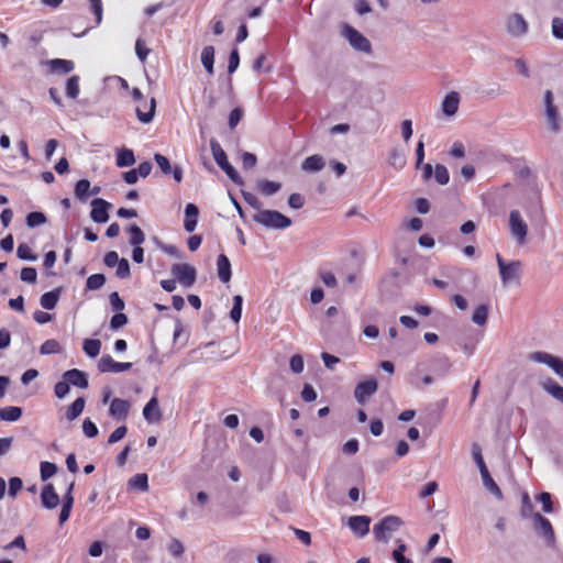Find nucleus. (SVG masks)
Instances as JSON below:
<instances>
[{"mask_svg": "<svg viewBox=\"0 0 563 563\" xmlns=\"http://www.w3.org/2000/svg\"><path fill=\"white\" fill-rule=\"evenodd\" d=\"M253 221L272 230H285L291 225V219L276 210H260Z\"/></svg>", "mask_w": 563, "mask_h": 563, "instance_id": "1", "label": "nucleus"}, {"mask_svg": "<svg viewBox=\"0 0 563 563\" xmlns=\"http://www.w3.org/2000/svg\"><path fill=\"white\" fill-rule=\"evenodd\" d=\"M210 150L213 159L218 166L227 174V176L236 185H242L243 179L236 169L229 163L225 152L216 139L210 140Z\"/></svg>", "mask_w": 563, "mask_h": 563, "instance_id": "2", "label": "nucleus"}, {"mask_svg": "<svg viewBox=\"0 0 563 563\" xmlns=\"http://www.w3.org/2000/svg\"><path fill=\"white\" fill-rule=\"evenodd\" d=\"M402 525L404 521L401 518L389 515L374 526L373 534L378 542L387 543L391 534L398 531Z\"/></svg>", "mask_w": 563, "mask_h": 563, "instance_id": "3", "label": "nucleus"}, {"mask_svg": "<svg viewBox=\"0 0 563 563\" xmlns=\"http://www.w3.org/2000/svg\"><path fill=\"white\" fill-rule=\"evenodd\" d=\"M497 265L499 269V276L504 286L511 283L518 284L520 280L522 264L520 261H511L507 263L500 254L496 255Z\"/></svg>", "mask_w": 563, "mask_h": 563, "instance_id": "4", "label": "nucleus"}, {"mask_svg": "<svg viewBox=\"0 0 563 563\" xmlns=\"http://www.w3.org/2000/svg\"><path fill=\"white\" fill-rule=\"evenodd\" d=\"M544 115L549 124V129L553 133H559L561 130V118L556 106L553 102V93L551 90H545L543 96Z\"/></svg>", "mask_w": 563, "mask_h": 563, "instance_id": "5", "label": "nucleus"}, {"mask_svg": "<svg viewBox=\"0 0 563 563\" xmlns=\"http://www.w3.org/2000/svg\"><path fill=\"white\" fill-rule=\"evenodd\" d=\"M528 360L549 366L561 379H563V360L547 352H531Z\"/></svg>", "mask_w": 563, "mask_h": 563, "instance_id": "6", "label": "nucleus"}, {"mask_svg": "<svg viewBox=\"0 0 563 563\" xmlns=\"http://www.w3.org/2000/svg\"><path fill=\"white\" fill-rule=\"evenodd\" d=\"M509 231L518 244L522 245L526 242L528 225L518 210H511L509 213Z\"/></svg>", "mask_w": 563, "mask_h": 563, "instance_id": "7", "label": "nucleus"}, {"mask_svg": "<svg viewBox=\"0 0 563 563\" xmlns=\"http://www.w3.org/2000/svg\"><path fill=\"white\" fill-rule=\"evenodd\" d=\"M343 35L354 49L363 53H371V42L353 26L345 25L343 29Z\"/></svg>", "mask_w": 563, "mask_h": 563, "instance_id": "8", "label": "nucleus"}, {"mask_svg": "<svg viewBox=\"0 0 563 563\" xmlns=\"http://www.w3.org/2000/svg\"><path fill=\"white\" fill-rule=\"evenodd\" d=\"M378 389L377 380L369 377L358 383L354 388V398L360 405H365Z\"/></svg>", "mask_w": 563, "mask_h": 563, "instance_id": "9", "label": "nucleus"}, {"mask_svg": "<svg viewBox=\"0 0 563 563\" xmlns=\"http://www.w3.org/2000/svg\"><path fill=\"white\" fill-rule=\"evenodd\" d=\"M532 521L534 531L544 538L549 545H553L555 542V534L550 520L541 514H534Z\"/></svg>", "mask_w": 563, "mask_h": 563, "instance_id": "10", "label": "nucleus"}, {"mask_svg": "<svg viewBox=\"0 0 563 563\" xmlns=\"http://www.w3.org/2000/svg\"><path fill=\"white\" fill-rule=\"evenodd\" d=\"M172 274L185 287H191L196 282V269L189 264H174Z\"/></svg>", "mask_w": 563, "mask_h": 563, "instance_id": "11", "label": "nucleus"}, {"mask_svg": "<svg viewBox=\"0 0 563 563\" xmlns=\"http://www.w3.org/2000/svg\"><path fill=\"white\" fill-rule=\"evenodd\" d=\"M506 30L514 37H521L528 32V22L520 13H512L506 20Z\"/></svg>", "mask_w": 563, "mask_h": 563, "instance_id": "12", "label": "nucleus"}, {"mask_svg": "<svg viewBox=\"0 0 563 563\" xmlns=\"http://www.w3.org/2000/svg\"><path fill=\"white\" fill-rule=\"evenodd\" d=\"M90 205L91 220L96 223H106L109 220V209L112 205L102 198H95Z\"/></svg>", "mask_w": 563, "mask_h": 563, "instance_id": "13", "label": "nucleus"}, {"mask_svg": "<svg viewBox=\"0 0 563 563\" xmlns=\"http://www.w3.org/2000/svg\"><path fill=\"white\" fill-rule=\"evenodd\" d=\"M132 367V363L125 362L120 363L112 358L111 355H103L98 362V369L101 373H121L129 371Z\"/></svg>", "mask_w": 563, "mask_h": 563, "instance_id": "14", "label": "nucleus"}, {"mask_svg": "<svg viewBox=\"0 0 563 563\" xmlns=\"http://www.w3.org/2000/svg\"><path fill=\"white\" fill-rule=\"evenodd\" d=\"M371 517L361 515L347 519V526L357 538H364L369 532Z\"/></svg>", "mask_w": 563, "mask_h": 563, "instance_id": "15", "label": "nucleus"}, {"mask_svg": "<svg viewBox=\"0 0 563 563\" xmlns=\"http://www.w3.org/2000/svg\"><path fill=\"white\" fill-rule=\"evenodd\" d=\"M130 402L121 398L112 399L109 408V415L118 421H124L128 418Z\"/></svg>", "mask_w": 563, "mask_h": 563, "instance_id": "16", "label": "nucleus"}, {"mask_svg": "<svg viewBox=\"0 0 563 563\" xmlns=\"http://www.w3.org/2000/svg\"><path fill=\"white\" fill-rule=\"evenodd\" d=\"M162 411L158 406V399L154 395L143 408V417L148 423L159 422L162 419Z\"/></svg>", "mask_w": 563, "mask_h": 563, "instance_id": "17", "label": "nucleus"}, {"mask_svg": "<svg viewBox=\"0 0 563 563\" xmlns=\"http://www.w3.org/2000/svg\"><path fill=\"white\" fill-rule=\"evenodd\" d=\"M41 501L44 508L54 509L59 504V496L55 492L53 484H46L41 493Z\"/></svg>", "mask_w": 563, "mask_h": 563, "instance_id": "18", "label": "nucleus"}, {"mask_svg": "<svg viewBox=\"0 0 563 563\" xmlns=\"http://www.w3.org/2000/svg\"><path fill=\"white\" fill-rule=\"evenodd\" d=\"M63 379L67 380L69 386L73 385V386L79 387V388L88 387V378H87L86 373H84L82 371H79L77 368L66 371L63 374Z\"/></svg>", "mask_w": 563, "mask_h": 563, "instance_id": "19", "label": "nucleus"}, {"mask_svg": "<svg viewBox=\"0 0 563 563\" xmlns=\"http://www.w3.org/2000/svg\"><path fill=\"white\" fill-rule=\"evenodd\" d=\"M540 386L548 395L563 405V386L551 377L543 379Z\"/></svg>", "mask_w": 563, "mask_h": 563, "instance_id": "20", "label": "nucleus"}, {"mask_svg": "<svg viewBox=\"0 0 563 563\" xmlns=\"http://www.w3.org/2000/svg\"><path fill=\"white\" fill-rule=\"evenodd\" d=\"M459 104H460V95H459V92L451 91L442 100V103H441L442 112L446 117H452V115H454L457 112Z\"/></svg>", "mask_w": 563, "mask_h": 563, "instance_id": "21", "label": "nucleus"}, {"mask_svg": "<svg viewBox=\"0 0 563 563\" xmlns=\"http://www.w3.org/2000/svg\"><path fill=\"white\" fill-rule=\"evenodd\" d=\"M49 70L54 74L66 75L74 70L75 64L70 59L55 58L47 62Z\"/></svg>", "mask_w": 563, "mask_h": 563, "instance_id": "22", "label": "nucleus"}, {"mask_svg": "<svg viewBox=\"0 0 563 563\" xmlns=\"http://www.w3.org/2000/svg\"><path fill=\"white\" fill-rule=\"evenodd\" d=\"M217 273H218V277L219 279L223 283V284H227L230 282L231 279V263L228 258L227 255L224 254H220L218 256V260H217Z\"/></svg>", "mask_w": 563, "mask_h": 563, "instance_id": "23", "label": "nucleus"}, {"mask_svg": "<svg viewBox=\"0 0 563 563\" xmlns=\"http://www.w3.org/2000/svg\"><path fill=\"white\" fill-rule=\"evenodd\" d=\"M199 214V209L194 203H187L185 208V221L184 228L187 232L191 233L195 231L197 227V219Z\"/></svg>", "mask_w": 563, "mask_h": 563, "instance_id": "24", "label": "nucleus"}, {"mask_svg": "<svg viewBox=\"0 0 563 563\" xmlns=\"http://www.w3.org/2000/svg\"><path fill=\"white\" fill-rule=\"evenodd\" d=\"M325 162L321 155H311L307 157L302 164L301 169L308 173H317L323 169Z\"/></svg>", "mask_w": 563, "mask_h": 563, "instance_id": "25", "label": "nucleus"}, {"mask_svg": "<svg viewBox=\"0 0 563 563\" xmlns=\"http://www.w3.org/2000/svg\"><path fill=\"white\" fill-rule=\"evenodd\" d=\"M60 288L53 289L51 291H47L43 294L40 298V303L42 308L46 310H52L56 307L59 297H60Z\"/></svg>", "mask_w": 563, "mask_h": 563, "instance_id": "26", "label": "nucleus"}, {"mask_svg": "<svg viewBox=\"0 0 563 563\" xmlns=\"http://www.w3.org/2000/svg\"><path fill=\"white\" fill-rule=\"evenodd\" d=\"M482 482L484 487L493 494L498 500H501L504 498L503 493L499 488V486L495 483L493 477L489 474V471L483 472L481 474Z\"/></svg>", "mask_w": 563, "mask_h": 563, "instance_id": "27", "label": "nucleus"}, {"mask_svg": "<svg viewBox=\"0 0 563 563\" xmlns=\"http://www.w3.org/2000/svg\"><path fill=\"white\" fill-rule=\"evenodd\" d=\"M257 189L262 195L269 197L282 189V184L278 181L263 179L257 183Z\"/></svg>", "mask_w": 563, "mask_h": 563, "instance_id": "28", "label": "nucleus"}, {"mask_svg": "<svg viewBox=\"0 0 563 563\" xmlns=\"http://www.w3.org/2000/svg\"><path fill=\"white\" fill-rule=\"evenodd\" d=\"M201 63L209 75L213 74L214 48L213 46H205L201 52Z\"/></svg>", "mask_w": 563, "mask_h": 563, "instance_id": "29", "label": "nucleus"}, {"mask_svg": "<svg viewBox=\"0 0 563 563\" xmlns=\"http://www.w3.org/2000/svg\"><path fill=\"white\" fill-rule=\"evenodd\" d=\"M451 367H452V363L450 362L449 357L445 355L435 357L432 361V368L440 376L446 375L450 372Z\"/></svg>", "mask_w": 563, "mask_h": 563, "instance_id": "30", "label": "nucleus"}, {"mask_svg": "<svg viewBox=\"0 0 563 563\" xmlns=\"http://www.w3.org/2000/svg\"><path fill=\"white\" fill-rule=\"evenodd\" d=\"M156 101L154 98L151 99L146 111H142V107L137 106L135 109L136 117L142 123H150L155 114Z\"/></svg>", "mask_w": 563, "mask_h": 563, "instance_id": "31", "label": "nucleus"}, {"mask_svg": "<svg viewBox=\"0 0 563 563\" xmlns=\"http://www.w3.org/2000/svg\"><path fill=\"white\" fill-rule=\"evenodd\" d=\"M128 485L130 488L146 492L148 489L147 475L145 473L135 474L129 479Z\"/></svg>", "mask_w": 563, "mask_h": 563, "instance_id": "32", "label": "nucleus"}, {"mask_svg": "<svg viewBox=\"0 0 563 563\" xmlns=\"http://www.w3.org/2000/svg\"><path fill=\"white\" fill-rule=\"evenodd\" d=\"M397 548L393 550L391 558L395 563H413V561L410 558H407L405 555L407 551V545L404 541L397 540Z\"/></svg>", "mask_w": 563, "mask_h": 563, "instance_id": "33", "label": "nucleus"}, {"mask_svg": "<svg viewBox=\"0 0 563 563\" xmlns=\"http://www.w3.org/2000/svg\"><path fill=\"white\" fill-rule=\"evenodd\" d=\"M89 191L90 181L88 179H80L76 183L74 194L79 201L86 202L89 197Z\"/></svg>", "mask_w": 563, "mask_h": 563, "instance_id": "34", "label": "nucleus"}, {"mask_svg": "<svg viewBox=\"0 0 563 563\" xmlns=\"http://www.w3.org/2000/svg\"><path fill=\"white\" fill-rule=\"evenodd\" d=\"M135 163L134 153L129 148H122L118 152L117 155V166L118 167H129Z\"/></svg>", "mask_w": 563, "mask_h": 563, "instance_id": "35", "label": "nucleus"}, {"mask_svg": "<svg viewBox=\"0 0 563 563\" xmlns=\"http://www.w3.org/2000/svg\"><path fill=\"white\" fill-rule=\"evenodd\" d=\"M22 416V408L15 406H9L0 408V420L4 421H16Z\"/></svg>", "mask_w": 563, "mask_h": 563, "instance_id": "36", "label": "nucleus"}, {"mask_svg": "<svg viewBox=\"0 0 563 563\" xmlns=\"http://www.w3.org/2000/svg\"><path fill=\"white\" fill-rule=\"evenodd\" d=\"M85 408V398L78 397L68 408L66 411V418L69 421L75 420L77 417L81 415Z\"/></svg>", "mask_w": 563, "mask_h": 563, "instance_id": "37", "label": "nucleus"}, {"mask_svg": "<svg viewBox=\"0 0 563 563\" xmlns=\"http://www.w3.org/2000/svg\"><path fill=\"white\" fill-rule=\"evenodd\" d=\"M79 76L74 75L66 81V96L70 99H77L80 92Z\"/></svg>", "mask_w": 563, "mask_h": 563, "instance_id": "38", "label": "nucleus"}, {"mask_svg": "<svg viewBox=\"0 0 563 563\" xmlns=\"http://www.w3.org/2000/svg\"><path fill=\"white\" fill-rule=\"evenodd\" d=\"M389 163L397 169H401L406 165L405 153L398 147H394L389 152Z\"/></svg>", "mask_w": 563, "mask_h": 563, "instance_id": "39", "label": "nucleus"}, {"mask_svg": "<svg viewBox=\"0 0 563 563\" xmlns=\"http://www.w3.org/2000/svg\"><path fill=\"white\" fill-rule=\"evenodd\" d=\"M131 238L130 244L133 246H141L145 241V234L136 224H131L128 229Z\"/></svg>", "mask_w": 563, "mask_h": 563, "instance_id": "40", "label": "nucleus"}, {"mask_svg": "<svg viewBox=\"0 0 563 563\" xmlns=\"http://www.w3.org/2000/svg\"><path fill=\"white\" fill-rule=\"evenodd\" d=\"M82 349L89 357H96L100 353L101 342L97 339H86Z\"/></svg>", "mask_w": 563, "mask_h": 563, "instance_id": "41", "label": "nucleus"}, {"mask_svg": "<svg viewBox=\"0 0 563 563\" xmlns=\"http://www.w3.org/2000/svg\"><path fill=\"white\" fill-rule=\"evenodd\" d=\"M488 317V307L486 305H479L475 308L472 321L477 325H485Z\"/></svg>", "mask_w": 563, "mask_h": 563, "instance_id": "42", "label": "nucleus"}, {"mask_svg": "<svg viewBox=\"0 0 563 563\" xmlns=\"http://www.w3.org/2000/svg\"><path fill=\"white\" fill-rule=\"evenodd\" d=\"M46 221H47L46 216L40 211L30 212L25 219L26 225L30 228H35V227L42 225V224L46 223Z\"/></svg>", "mask_w": 563, "mask_h": 563, "instance_id": "43", "label": "nucleus"}, {"mask_svg": "<svg viewBox=\"0 0 563 563\" xmlns=\"http://www.w3.org/2000/svg\"><path fill=\"white\" fill-rule=\"evenodd\" d=\"M60 344L54 339L46 340L40 347L42 355L56 354L60 353Z\"/></svg>", "mask_w": 563, "mask_h": 563, "instance_id": "44", "label": "nucleus"}, {"mask_svg": "<svg viewBox=\"0 0 563 563\" xmlns=\"http://www.w3.org/2000/svg\"><path fill=\"white\" fill-rule=\"evenodd\" d=\"M242 306H243V297L241 295H235L233 297V307L230 311V318L238 323L241 320L242 316Z\"/></svg>", "mask_w": 563, "mask_h": 563, "instance_id": "45", "label": "nucleus"}, {"mask_svg": "<svg viewBox=\"0 0 563 563\" xmlns=\"http://www.w3.org/2000/svg\"><path fill=\"white\" fill-rule=\"evenodd\" d=\"M472 456H473V460H474L475 464L477 465L481 474L483 472L488 471V468L485 464V461L483 459V455H482V449L477 443H473V445H472Z\"/></svg>", "mask_w": 563, "mask_h": 563, "instance_id": "46", "label": "nucleus"}, {"mask_svg": "<svg viewBox=\"0 0 563 563\" xmlns=\"http://www.w3.org/2000/svg\"><path fill=\"white\" fill-rule=\"evenodd\" d=\"M434 179L441 186H444V185H446L449 183L450 175H449L448 168L444 165H442V164H437L435 165V167H434Z\"/></svg>", "mask_w": 563, "mask_h": 563, "instance_id": "47", "label": "nucleus"}, {"mask_svg": "<svg viewBox=\"0 0 563 563\" xmlns=\"http://www.w3.org/2000/svg\"><path fill=\"white\" fill-rule=\"evenodd\" d=\"M56 472H57V466L54 463L47 462V461L41 462L40 474H41V479L43 482L51 478L53 475H55Z\"/></svg>", "mask_w": 563, "mask_h": 563, "instance_id": "48", "label": "nucleus"}, {"mask_svg": "<svg viewBox=\"0 0 563 563\" xmlns=\"http://www.w3.org/2000/svg\"><path fill=\"white\" fill-rule=\"evenodd\" d=\"M106 283V277L102 274L90 275L86 280V288L88 290H97Z\"/></svg>", "mask_w": 563, "mask_h": 563, "instance_id": "49", "label": "nucleus"}, {"mask_svg": "<svg viewBox=\"0 0 563 563\" xmlns=\"http://www.w3.org/2000/svg\"><path fill=\"white\" fill-rule=\"evenodd\" d=\"M16 256L23 261H35L37 256L33 254L31 247L26 243H21L16 249Z\"/></svg>", "mask_w": 563, "mask_h": 563, "instance_id": "50", "label": "nucleus"}, {"mask_svg": "<svg viewBox=\"0 0 563 563\" xmlns=\"http://www.w3.org/2000/svg\"><path fill=\"white\" fill-rule=\"evenodd\" d=\"M154 161L156 162V164L158 165L164 175H169L172 173L173 168L169 159L166 156L157 153L154 155Z\"/></svg>", "mask_w": 563, "mask_h": 563, "instance_id": "51", "label": "nucleus"}, {"mask_svg": "<svg viewBox=\"0 0 563 563\" xmlns=\"http://www.w3.org/2000/svg\"><path fill=\"white\" fill-rule=\"evenodd\" d=\"M536 512L533 511V506L531 504L530 497L528 494H523L522 496V506H521V516L525 518H532Z\"/></svg>", "mask_w": 563, "mask_h": 563, "instance_id": "52", "label": "nucleus"}, {"mask_svg": "<svg viewBox=\"0 0 563 563\" xmlns=\"http://www.w3.org/2000/svg\"><path fill=\"white\" fill-rule=\"evenodd\" d=\"M289 366L292 373L300 374L305 368L303 358L301 355L296 354L290 357Z\"/></svg>", "mask_w": 563, "mask_h": 563, "instance_id": "53", "label": "nucleus"}, {"mask_svg": "<svg viewBox=\"0 0 563 563\" xmlns=\"http://www.w3.org/2000/svg\"><path fill=\"white\" fill-rule=\"evenodd\" d=\"M128 317L126 314L122 312H117L114 316H112L110 320V328L112 330H118L122 327H124L128 323Z\"/></svg>", "mask_w": 563, "mask_h": 563, "instance_id": "54", "label": "nucleus"}, {"mask_svg": "<svg viewBox=\"0 0 563 563\" xmlns=\"http://www.w3.org/2000/svg\"><path fill=\"white\" fill-rule=\"evenodd\" d=\"M552 35L558 40H563V19L555 16L551 23Z\"/></svg>", "mask_w": 563, "mask_h": 563, "instance_id": "55", "label": "nucleus"}, {"mask_svg": "<svg viewBox=\"0 0 563 563\" xmlns=\"http://www.w3.org/2000/svg\"><path fill=\"white\" fill-rule=\"evenodd\" d=\"M539 501L542 504V510L547 514H551L553 511V503L551 498V494L543 492L538 496Z\"/></svg>", "mask_w": 563, "mask_h": 563, "instance_id": "56", "label": "nucleus"}, {"mask_svg": "<svg viewBox=\"0 0 563 563\" xmlns=\"http://www.w3.org/2000/svg\"><path fill=\"white\" fill-rule=\"evenodd\" d=\"M241 194H242V197L245 200V202L247 205H250L252 208L256 209L257 212H260V210H263L262 202L258 200V198L255 195H253L252 192H249V191H244V190H242Z\"/></svg>", "mask_w": 563, "mask_h": 563, "instance_id": "57", "label": "nucleus"}, {"mask_svg": "<svg viewBox=\"0 0 563 563\" xmlns=\"http://www.w3.org/2000/svg\"><path fill=\"white\" fill-rule=\"evenodd\" d=\"M135 53L141 62H145L150 49L146 47L145 42L142 38H137L135 42Z\"/></svg>", "mask_w": 563, "mask_h": 563, "instance_id": "58", "label": "nucleus"}, {"mask_svg": "<svg viewBox=\"0 0 563 563\" xmlns=\"http://www.w3.org/2000/svg\"><path fill=\"white\" fill-rule=\"evenodd\" d=\"M82 431L87 438H95L98 434V428L95 422L86 418L82 422Z\"/></svg>", "mask_w": 563, "mask_h": 563, "instance_id": "59", "label": "nucleus"}, {"mask_svg": "<svg viewBox=\"0 0 563 563\" xmlns=\"http://www.w3.org/2000/svg\"><path fill=\"white\" fill-rule=\"evenodd\" d=\"M21 279L25 283L34 284L37 278V273L34 267H24L21 271Z\"/></svg>", "mask_w": 563, "mask_h": 563, "instance_id": "60", "label": "nucleus"}, {"mask_svg": "<svg viewBox=\"0 0 563 563\" xmlns=\"http://www.w3.org/2000/svg\"><path fill=\"white\" fill-rule=\"evenodd\" d=\"M117 266V277L123 279L130 276V264L126 258H121Z\"/></svg>", "mask_w": 563, "mask_h": 563, "instance_id": "61", "label": "nucleus"}, {"mask_svg": "<svg viewBox=\"0 0 563 563\" xmlns=\"http://www.w3.org/2000/svg\"><path fill=\"white\" fill-rule=\"evenodd\" d=\"M90 9L93 15L96 16V24H100L102 21V2L101 0H90Z\"/></svg>", "mask_w": 563, "mask_h": 563, "instance_id": "62", "label": "nucleus"}, {"mask_svg": "<svg viewBox=\"0 0 563 563\" xmlns=\"http://www.w3.org/2000/svg\"><path fill=\"white\" fill-rule=\"evenodd\" d=\"M109 300H110L112 310L115 312H121L125 307L124 301L121 299V297L119 296V294L117 291L112 292L109 296Z\"/></svg>", "mask_w": 563, "mask_h": 563, "instance_id": "63", "label": "nucleus"}, {"mask_svg": "<svg viewBox=\"0 0 563 563\" xmlns=\"http://www.w3.org/2000/svg\"><path fill=\"white\" fill-rule=\"evenodd\" d=\"M126 427L125 426H121L119 428H117L108 438V444H114L117 442H119L120 440H122L125 434H126Z\"/></svg>", "mask_w": 563, "mask_h": 563, "instance_id": "64", "label": "nucleus"}]
</instances>
